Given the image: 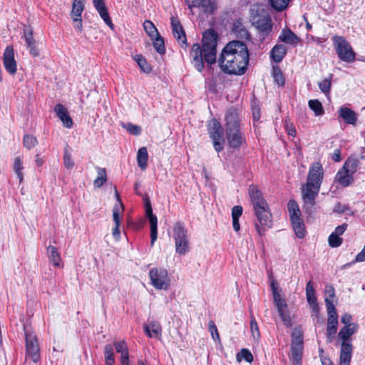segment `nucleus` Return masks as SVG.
Returning <instances> with one entry per match:
<instances>
[{"instance_id": "2f4dec72", "label": "nucleus", "mask_w": 365, "mask_h": 365, "mask_svg": "<svg viewBox=\"0 0 365 365\" xmlns=\"http://www.w3.org/2000/svg\"><path fill=\"white\" fill-rule=\"evenodd\" d=\"M13 169L14 173H16L17 178L19 180L20 182H22L24 180V166L23 162L20 157H16L14 160V165Z\"/></svg>"}, {"instance_id": "2eb2a0df", "label": "nucleus", "mask_w": 365, "mask_h": 365, "mask_svg": "<svg viewBox=\"0 0 365 365\" xmlns=\"http://www.w3.org/2000/svg\"><path fill=\"white\" fill-rule=\"evenodd\" d=\"M145 214L150 224V245L153 246L158 238V219L153 214V210L150 201L146 198L145 200Z\"/></svg>"}, {"instance_id": "0eeeda50", "label": "nucleus", "mask_w": 365, "mask_h": 365, "mask_svg": "<svg viewBox=\"0 0 365 365\" xmlns=\"http://www.w3.org/2000/svg\"><path fill=\"white\" fill-rule=\"evenodd\" d=\"M359 161L349 158L337 172L335 179L342 186L347 187L353 182V175L356 172Z\"/></svg>"}, {"instance_id": "5fc2aeb1", "label": "nucleus", "mask_w": 365, "mask_h": 365, "mask_svg": "<svg viewBox=\"0 0 365 365\" xmlns=\"http://www.w3.org/2000/svg\"><path fill=\"white\" fill-rule=\"evenodd\" d=\"M209 330L211 333V335L212 336V339L214 340H220V336L217 331V329L215 324V323L212 321H210L208 324Z\"/></svg>"}, {"instance_id": "5701e85b", "label": "nucleus", "mask_w": 365, "mask_h": 365, "mask_svg": "<svg viewBox=\"0 0 365 365\" xmlns=\"http://www.w3.org/2000/svg\"><path fill=\"white\" fill-rule=\"evenodd\" d=\"M339 116L348 124L354 125L357 120L355 112L347 107L340 108Z\"/></svg>"}, {"instance_id": "e433bc0d", "label": "nucleus", "mask_w": 365, "mask_h": 365, "mask_svg": "<svg viewBox=\"0 0 365 365\" xmlns=\"http://www.w3.org/2000/svg\"><path fill=\"white\" fill-rule=\"evenodd\" d=\"M143 28L151 38H154L155 36L159 35L156 27L150 21L146 20L143 24Z\"/></svg>"}, {"instance_id": "f03ea898", "label": "nucleus", "mask_w": 365, "mask_h": 365, "mask_svg": "<svg viewBox=\"0 0 365 365\" xmlns=\"http://www.w3.org/2000/svg\"><path fill=\"white\" fill-rule=\"evenodd\" d=\"M202 43V46L200 43H194L190 52L191 63L199 72L203 71L205 63L212 65L216 61L217 33L213 30L204 32Z\"/></svg>"}, {"instance_id": "c03bdc74", "label": "nucleus", "mask_w": 365, "mask_h": 365, "mask_svg": "<svg viewBox=\"0 0 365 365\" xmlns=\"http://www.w3.org/2000/svg\"><path fill=\"white\" fill-rule=\"evenodd\" d=\"M332 76V75H331ZM331 78H325L322 81L319 82V87L322 93H324L326 96H327L330 93L331 89Z\"/></svg>"}, {"instance_id": "864d4df0", "label": "nucleus", "mask_w": 365, "mask_h": 365, "mask_svg": "<svg viewBox=\"0 0 365 365\" xmlns=\"http://www.w3.org/2000/svg\"><path fill=\"white\" fill-rule=\"evenodd\" d=\"M352 344L350 341H341V354L351 355Z\"/></svg>"}, {"instance_id": "bf43d9fd", "label": "nucleus", "mask_w": 365, "mask_h": 365, "mask_svg": "<svg viewBox=\"0 0 365 365\" xmlns=\"http://www.w3.org/2000/svg\"><path fill=\"white\" fill-rule=\"evenodd\" d=\"M242 214V207L239 205L234 206L232 210V217L239 219Z\"/></svg>"}, {"instance_id": "f8f14e48", "label": "nucleus", "mask_w": 365, "mask_h": 365, "mask_svg": "<svg viewBox=\"0 0 365 365\" xmlns=\"http://www.w3.org/2000/svg\"><path fill=\"white\" fill-rule=\"evenodd\" d=\"M26 356L36 363L40 360V348L36 336L29 330L24 329Z\"/></svg>"}, {"instance_id": "f257e3e1", "label": "nucleus", "mask_w": 365, "mask_h": 365, "mask_svg": "<svg viewBox=\"0 0 365 365\" xmlns=\"http://www.w3.org/2000/svg\"><path fill=\"white\" fill-rule=\"evenodd\" d=\"M249 60L247 45L240 41H232L224 47L218 61L224 73L241 76L245 73Z\"/></svg>"}, {"instance_id": "79ce46f5", "label": "nucleus", "mask_w": 365, "mask_h": 365, "mask_svg": "<svg viewBox=\"0 0 365 365\" xmlns=\"http://www.w3.org/2000/svg\"><path fill=\"white\" fill-rule=\"evenodd\" d=\"M37 142V139L31 135H25L23 139L24 145L29 150L34 148Z\"/></svg>"}, {"instance_id": "412c9836", "label": "nucleus", "mask_w": 365, "mask_h": 365, "mask_svg": "<svg viewBox=\"0 0 365 365\" xmlns=\"http://www.w3.org/2000/svg\"><path fill=\"white\" fill-rule=\"evenodd\" d=\"M145 334L150 338H160L162 334V329L158 322L152 321L143 326Z\"/></svg>"}, {"instance_id": "4c0bfd02", "label": "nucleus", "mask_w": 365, "mask_h": 365, "mask_svg": "<svg viewBox=\"0 0 365 365\" xmlns=\"http://www.w3.org/2000/svg\"><path fill=\"white\" fill-rule=\"evenodd\" d=\"M236 359L237 361L244 359L247 362L251 363L253 361V356L248 349H242L240 352L237 354Z\"/></svg>"}, {"instance_id": "4d7b16f0", "label": "nucleus", "mask_w": 365, "mask_h": 365, "mask_svg": "<svg viewBox=\"0 0 365 365\" xmlns=\"http://www.w3.org/2000/svg\"><path fill=\"white\" fill-rule=\"evenodd\" d=\"M73 22V27L78 33H81L83 31L82 18H71Z\"/></svg>"}, {"instance_id": "ea45409f", "label": "nucleus", "mask_w": 365, "mask_h": 365, "mask_svg": "<svg viewBox=\"0 0 365 365\" xmlns=\"http://www.w3.org/2000/svg\"><path fill=\"white\" fill-rule=\"evenodd\" d=\"M153 39L154 48L160 54H163L165 52L163 38L158 35L155 36Z\"/></svg>"}, {"instance_id": "49530a36", "label": "nucleus", "mask_w": 365, "mask_h": 365, "mask_svg": "<svg viewBox=\"0 0 365 365\" xmlns=\"http://www.w3.org/2000/svg\"><path fill=\"white\" fill-rule=\"evenodd\" d=\"M273 77L274 82H276L278 84V86H283L284 85V78L281 70L279 68H274Z\"/></svg>"}, {"instance_id": "603ef678", "label": "nucleus", "mask_w": 365, "mask_h": 365, "mask_svg": "<svg viewBox=\"0 0 365 365\" xmlns=\"http://www.w3.org/2000/svg\"><path fill=\"white\" fill-rule=\"evenodd\" d=\"M114 346L116 351L120 354L128 352L127 344L124 341L115 342Z\"/></svg>"}, {"instance_id": "8fccbe9b", "label": "nucleus", "mask_w": 365, "mask_h": 365, "mask_svg": "<svg viewBox=\"0 0 365 365\" xmlns=\"http://www.w3.org/2000/svg\"><path fill=\"white\" fill-rule=\"evenodd\" d=\"M328 241L329 246L331 247H338L342 243V239L334 233L329 235Z\"/></svg>"}, {"instance_id": "0e129e2a", "label": "nucleus", "mask_w": 365, "mask_h": 365, "mask_svg": "<svg viewBox=\"0 0 365 365\" xmlns=\"http://www.w3.org/2000/svg\"><path fill=\"white\" fill-rule=\"evenodd\" d=\"M346 227H347V225L346 223H343L342 225L336 227L334 232H333L332 233H334L338 236H340L345 232Z\"/></svg>"}, {"instance_id": "e2e57ef3", "label": "nucleus", "mask_w": 365, "mask_h": 365, "mask_svg": "<svg viewBox=\"0 0 365 365\" xmlns=\"http://www.w3.org/2000/svg\"><path fill=\"white\" fill-rule=\"evenodd\" d=\"M347 210V207L344 205H341L340 202H337L334 208V212L339 214L344 213Z\"/></svg>"}, {"instance_id": "cd10ccee", "label": "nucleus", "mask_w": 365, "mask_h": 365, "mask_svg": "<svg viewBox=\"0 0 365 365\" xmlns=\"http://www.w3.org/2000/svg\"><path fill=\"white\" fill-rule=\"evenodd\" d=\"M85 0H73L72 4V9L70 14L71 18L81 17L84 10Z\"/></svg>"}, {"instance_id": "ddd939ff", "label": "nucleus", "mask_w": 365, "mask_h": 365, "mask_svg": "<svg viewBox=\"0 0 365 365\" xmlns=\"http://www.w3.org/2000/svg\"><path fill=\"white\" fill-rule=\"evenodd\" d=\"M210 138L212 139L213 146L217 152L223 150L225 140L222 136V130L220 123L215 119L210 121L208 128Z\"/></svg>"}, {"instance_id": "c756f323", "label": "nucleus", "mask_w": 365, "mask_h": 365, "mask_svg": "<svg viewBox=\"0 0 365 365\" xmlns=\"http://www.w3.org/2000/svg\"><path fill=\"white\" fill-rule=\"evenodd\" d=\"M47 253L49 258L50 262L54 265V266H59L60 262L61 261L60 254L57 251L56 248L53 246H48L47 247Z\"/></svg>"}, {"instance_id": "052dcab7", "label": "nucleus", "mask_w": 365, "mask_h": 365, "mask_svg": "<svg viewBox=\"0 0 365 365\" xmlns=\"http://www.w3.org/2000/svg\"><path fill=\"white\" fill-rule=\"evenodd\" d=\"M337 331V327L327 326V335L328 340L331 341L333 336L335 335Z\"/></svg>"}, {"instance_id": "a211bd4d", "label": "nucleus", "mask_w": 365, "mask_h": 365, "mask_svg": "<svg viewBox=\"0 0 365 365\" xmlns=\"http://www.w3.org/2000/svg\"><path fill=\"white\" fill-rule=\"evenodd\" d=\"M93 4L99 16L104 21L106 24L109 27L113 28V24L110 18L104 0H93Z\"/></svg>"}, {"instance_id": "f704fd0d", "label": "nucleus", "mask_w": 365, "mask_h": 365, "mask_svg": "<svg viewBox=\"0 0 365 365\" xmlns=\"http://www.w3.org/2000/svg\"><path fill=\"white\" fill-rule=\"evenodd\" d=\"M270 6L277 11H283L288 6L291 0H269Z\"/></svg>"}, {"instance_id": "13d9d810", "label": "nucleus", "mask_w": 365, "mask_h": 365, "mask_svg": "<svg viewBox=\"0 0 365 365\" xmlns=\"http://www.w3.org/2000/svg\"><path fill=\"white\" fill-rule=\"evenodd\" d=\"M352 317L351 314L348 313H345L342 315L341 321L344 324V326H350L351 325H356L354 323H351Z\"/></svg>"}, {"instance_id": "aec40b11", "label": "nucleus", "mask_w": 365, "mask_h": 365, "mask_svg": "<svg viewBox=\"0 0 365 365\" xmlns=\"http://www.w3.org/2000/svg\"><path fill=\"white\" fill-rule=\"evenodd\" d=\"M306 297L307 302L312 307L313 312H314L315 313H318L319 308L317 302L315 290L312 281H309L307 283Z\"/></svg>"}, {"instance_id": "6e6552de", "label": "nucleus", "mask_w": 365, "mask_h": 365, "mask_svg": "<svg viewBox=\"0 0 365 365\" xmlns=\"http://www.w3.org/2000/svg\"><path fill=\"white\" fill-rule=\"evenodd\" d=\"M173 238L175 240V252L185 255L189 252V237L187 230L180 222H177L173 227Z\"/></svg>"}, {"instance_id": "39448f33", "label": "nucleus", "mask_w": 365, "mask_h": 365, "mask_svg": "<svg viewBox=\"0 0 365 365\" xmlns=\"http://www.w3.org/2000/svg\"><path fill=\"white\" fill-rule=\"evenodd\" d=\"M225 121L226 139L230 147L240 148L245 142V138L240 130L237 113L235 110H229L225 115Z\"/></svg>"}, {"instance_id": "c85d7f7f", "label": "nucleus", "mask_w": 365, "mask_h": 365, "mask_svg": "<svg viewBox=\"0 0 365 365\" xmlns=\"http://www.w3.org/2000/svg\"><path fill=\"white\" fill-rule=\"evenodd\" d=\"M293 230L299 238H303L305 235L304 225L300 217L291 220Z\"/></svg>"}, {"instance_id": "4be33fe9", "label": "nucleus", "mask_w": 365, "mask_h": 365, "mask_svg": "<svg viewBox=\"0 0 365 365\" xmlns=\"http://www.w3.org/2000/svg\"><path fill=\"white\" fill-rule=\"evenodd\" d=\"M232 31L237 38L242 39H249L250 38L249 32L240 20L234 22Z\"/></svg>"}, {"instance_id": "1a4fd4ad", "label": "nucleus", "mask_w": 365, "mask_h": 365, "mask_svg": "<svg viewBox=\"0 0 365 365\" xmlns=\"http://www.w3.org/2000/svg\"><path fill=\"white\" fill-rule=\"evenodd\" d=\"M150 284L158 290H168L170 285V278L166 269L154 267L150 269Z\"/></svg>"}, {"instance_id": "20e7f679", "label": "nucleus", "mask_w": 365, "mask_h": 365, "mask_svg": "<svg viewBox=\"0 0 365 365\" xmlns=\"http://www.w3.org/2000/svg\"><path fill=\"white\" fill-rule=\"evenodd\" d=\"M324 179V170L320 163H312L309 169L307 182L302 186V197L307 210L315 205Z\"/></svg>"}, {"instance_id": "473e14b6", "label": "nucleus", "mask_w": 365, "mask_h": 365, "mask_svg": "<svg viewBox=\"0 0 365 365\" xmlns=\"http://www.w3.org/2000/svg\"><path fill=\"white\" fill-rule=\"evenodd\" d=\"M287 207L290 220L300 217V210L295 200H290L288 202Z\"/></svg>"}, {"instance_id": "dca6fc26", "label": "nucleus", "mask_w": 365, "mask_h": 365, "mask_svg": "<svg viewBox=\"0 0 365 365\" xmlns=\"http://www.w3.org/2000/svg\"><path fill=\"white\" fill-rule=\"evenodd\" d=\"M170 24L174 37L182 48L187 47V38L180 21L177 18L172 16L170 18Z\"/></svg>"}, {"instance_id": "3c124183", "label": "nucleus", "mask_w": 365, "mask_h": 365, "mask_svg": "<svg viewBox=\"0 0 365 365\" xmlns=\"http://www.w3.org/2000/svg\"><path fill=\"white\" fill-rule=\"evenodd\" d=\"M24 38L27 46H31L35 41L33 38V31L29 27H26L24 30Z\"/></svg>"}, {"instance_id": "37998d69", "label": "nucleus", "mask_w": 365, "mask_h": 365, "mask_svg": "<svg viewBox=\"0 0 365 365\" xmlns=\"http://www.w3.org/2000/svg\"><path fill=\"white\" fill-rule=\"evenodd\" d=\"M135 60L143 72L148 73L150 71L151 68L150 66L141 55H136L135 56Z\"/></svg>"}, {"instance_id": "c9c22d12", "label": "nucleus", "mask_w": 365, "mask_h": 365, "mask_svg": "<svg viewBox=\"0 0 365 365\" xmlns=\"http://www.w3.org/2000/svg\"><path fill=\"white\" fill-rule=\"evenodd\" d=\"M104 356L106 365H114V351L111 344H106L104 348Z\"/></svg>"}, {"instance_id": "f3484780", "label": "nucleus", "mask_w": 365, "mask_h": 365, "mask_svg": "<svg viewBox=\"0 0 365 365\" xmlns=\"http://www.w3.org/2000/svg\"><path fill=\"white\" fill-rule=\"evenodd\" d=\"M4 66L6 71L14 75L16 73L17 64L14 58V52L11 46H7L4 52Z\"/></svg>"}, {"instance_id": "6e6d98bb", "label": "nucleus", "mask_w": 365, "mask_h": 365, "mask_svg": "<svg viewBox=\"0 0 365 365\" xmlns=\"http://www.w3.org/2000/svg\"><path fill=\"white\" fill-rule=\"evenodd\" d=\"M204 1L205 0H185V2L190 9L200 6H205V5L203 4Z\"/></svg>"}, {"instance_id": "a19ab883", "label": "nucleus", "mask_w": 365, "mask_h": 365, "mask_svg": "<svg viewBox=\"0 0 365 365\" xmlns=\"http://www.w3.org/2000/svg\"><path fill=\"white\" fill-rule=\"evenodd\" d=\"M63 164L67 169H71L74 166L71 153L68 150V146L64 149L63 153Z\"/></svg>"}, {"instance_id": "393cba45", "label": "nucleus", "mask_w": 365, "mask_h": 365, "mask_svg": "<svg viewBox=\"0 0 365 365\" xmlns=\"http://www.w3.org/2000/svg\"><path fill=\"white\" fill-rule=\"evenodd\" d=\"M357 325L344 326L341 329L338 334L339 338L341 341H350L351 336L356 331Z\"/></svg>"}, {"instance_id": "9d476101", "label": "nucleus", "mask_w": 365, "mask_h": 365, "mask_svg": "<svg viewBox=\"0 0 365 365\" xmlns=\"http://www.w3.org/2000/svg\"><path fill=\"white\" fill-rule=\"evenodd\" d=\"M290 359L296 365H300L303 355V336L299 329H295L292 334Z\"/></svg>"}, {"instance_id": "b1692460", "label": "nucleus", "mask_w": 365, "mask_h": 365, "mask_svg": "<svg viewBox=\"0 0 365 365\" xmlns=\"http://www.w3.org/2000/svg\"><path fill=\"white\" fill-rule=\"evenodd\" d=\"M279 38L282 42L294 46L297 45L299 41V38L290 29H283Z\"/></svg>"}, {"instance_id": "7c9ffc66", "label": "nucleus", "mask_w": 365, "mask_h": 365, "mask_svg": "<svg viewBox=\"0 0 365 365\" xmlns=\"http://www.w3.org/2000/svg\"><path fill=\"white\" fill-rule=\"evenodd\" d=\"M115 195L117 197V200L118 202V204L115 205L113 208V218L115 224L120 225V212L123 210V205L122 202L120 200V197L117 191H115Z\"/></svg>"}, {"instance_id": "4468645a", "label": "nucleus", "mask_w": 365, "mask_h": 365, "mask_svg": "<svg viewBox=\"0 0 365 365\" xmlns=\"http://www.w3.org/2000/svg\"><path fill=\"white\" fill-rule=\"evenodd\" d=\"M252 24L263 38L272 31V19L267 13L257 14L252 17Z\"/></svg>"}, {"instance_id": "338daca9", "label": "nucleus", "mask_w": 365, "mask_h": 365, "mask_svg": "<svg viewBox=\"0 0 365 365\" xmlns=\"http://www.w3.org/2000/svg\"><path fill=\"white\" fill-rule=\"evenodd\" d=\"M365 261V246L363 247L362 250L357 254L355 258V262H362Z\"/></svg>"}, {"instance_id": "6ab92c4d", "label": "nucleus", "mask_w": 365, "mask_h": 365, "mask_svg": "<svg viewBox=\"0 0 365 365\" xmlns=\"http://www.w3.org/2000/svg\"><path fill=\"white\" fill-rule=\"evenodd\" d=\"M54 111L66 128H71L73 126V120L64 106L60 103L57 104L54 108Z\"/></svg>"}, {"instance_id": "423d86ee", "label": "nucleus", "mask_w": 365, "mask_h": 365, "mask_svg": "<svg viewBox=\"0 0 365 365\" xmlns=\"http://www.w3.org/2000/svg\"><path fill=\"white\" fill-rule=\"evenodd\" d=\"M333 45L340 60L346 63H352L356 59V53L347 40L341 36L332 37Z\"/></svg>"}, {"instance_id": "58836bf2", "label": "nucleus", "mask_w": 365, "mask_h": 365, "mask_svg": "<svg viewBox=\"0 0 365 365\" xmlns=\"http://www.w3.org/2000/svg\"><path fill=\"white\" fill-rule=\"evenodd\" d=\"M309 106L314 112L315 115H321L324 113L322 103L318 100H310Z\"/></svg>"}, {"instance_id": "680f3d73", "label": "nucleus", "mask_w": 365, "mask_h": 365, "mask_svg": "<svg viewBox=\"0 0 365 365\" xmlns=\"http://www.w3.org/2000/svg\"><path fill=\"white\" fill-rule=\"evenodd\" d=\"M351 355L340 353V365H349Z\"/></svg>"}, {"instance_id": "9b49d317", "label": "nucleus", "mask_w": 365, "mask_h": 365, "mask_svg": "<svg viewBox=\"0 0 365 365\" xmlns=\"http://www.w3.org/2000/svg\"><path fill=\"white\" fill-rule=\"evenodd\" d=\"M271 289L273 294L274 302L277 307L280 318L287 327L291 326V319L287 310V304L285 299L280 295L274 280L271 282Z\"/></svg>"}, {"instance_id": "a18cd8bd", "label": "nucleus", "mask_w": 365, "mask_h": 365, "mask_svg": "<svg viewBox=\"0 0 365 365\" xmlns=\"http://www.w3.org/2000/svg\"><path fill=\"white\" fill-rule=\"evenodd\" d=\"M250 329L254 340L256 341H258L260 337V333L257 323L254 317H252L250 322Z\"/></svg>"}, {"instance_id": "a878e982", "label": "nucleus", "mask_w": 365, "mask_h": 365, "mask_svg": "<svg viewBox=\"0 0 365 365\" xmlns=\"http://www.w3.org/2000/svg\"><path fill=\"white\" fill-rule=\"evenodd\" d=\"M287 53V48L282 44H277L271 51V58L276 63L282 61Z\"/></svg>"}, {"instance_id": "69168bd1", "label": "nucleus", "mask_w": 365, "mask_h": 365, "mask_svg": "<svg viewBox=\"0 0 365 365\" xmlns=\"http://www.w3.org/2000/svg\"><path fill=\"white\" fill-rule=\"evenodd\" d=\"M325 292L328 294L327 298H329L330 299L335 296V290L331 285H327L325 287Z\"/></svg>"}, {"instance_id": "de8ad7c7", "label": "nucleus", "mask_w": 365, "mask_h": 365, "mask_svg": "<svg viewBox=\"0 0 365 365\" xmlns=\"http://www.w3.org/2000/svg\"><path fill=\"white\" fill-rule=\"evenodd\" d=\"M324 301L327 307L328 317H330L331 316L334 317H337L338 316L336 310L331 299H330L329 298H325Z\"/></svg>"}, {"instance_id": "7ed1b4c3", "label": "nucleus", "mask_w": 365, "mask_h": 365, "mask_svg": "<svg viewBox=\"0 0 365 365\" xmlns=\"http://www.w3.org/2000/svg\"><path fill=\"white\" fill-rule=\"evenodd\" d=\"M248 194L253 205L257 222L255 229L259 236H263L272 225V215L262 192L255 185H250Z\"/></svg>"}, {"instance_id": "774afa93", "label": "nucleus", "mask_w": 365, "mask_h": 365, "mask_svg": "<svg viewBox=\"0 0 365 365\" xmlns=\"http://www.w3.org/2000/svg\"><path fill=\"white\" fill-rule=\"evenodd\" d=\"M286 130L289 135L294 136L296 135L295 128L292 124H289L287 122L285 123Z\"/></svg>"}, {"instance_id": "09e8293b", "label": "nucleus", "mask_w": 365, "mask_h": 365, "mask_svg": "<svg viewBox=\"0 0 365 365\" xmlns=\"http://www.w3.org/2000/svg\"><path fill=\"white\" fill-rule=\"evenodd\" d=\"M122 126L132 135H138L141 133V128L138 125L132 123H122Z\"/></svg>"}, {"instance_id": "72a5a7b5", "label": "nucleus", "mask_w": 365, "mask_h": 365, "mask_svg": "<svg viewBox=\"0 0 365 365\" xmlns=\"http://www.w3.org/2000/svg\"><path fill=\"white\" fill-rule=\"evenodd\" d=\"M98 176L93 182L95 187H101L107 180L106 171L105 168H96Z\"/></svg>"}, {"instance_id": "bb28decb", "label": "nucleus", "mask_w": 365, "mask_h": 365, "mask_svg": "<svg viewBox=\"0 0 365 365\" xmlns=\"http://www.w3.org/2000/svg\"><path fill=\"white\" fill-rule=\"evenodd\" d=\"M148 153L145 147L140 148L137 153L138 165L141 170H144L148 166Z\"/></svg>"}]
</instances>
